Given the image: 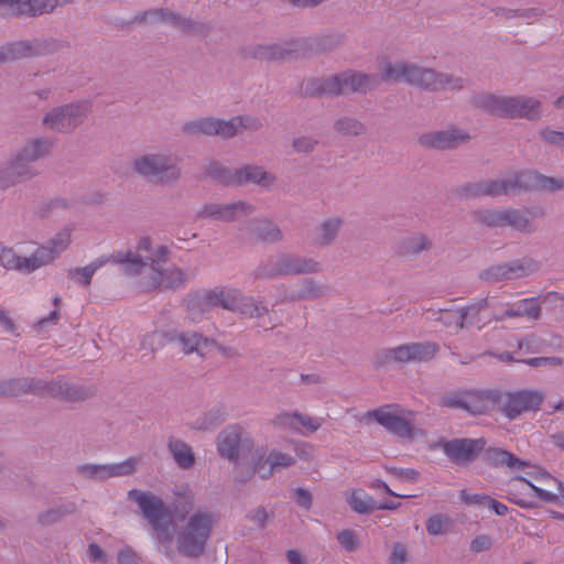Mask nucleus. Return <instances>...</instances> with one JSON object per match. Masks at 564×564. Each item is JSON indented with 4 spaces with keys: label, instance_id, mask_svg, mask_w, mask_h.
<instances>
[{
    "label": "nucleus",
    "instance_id": "1",
    "mask_svg": "<svg viewBox=\"0 0 564 564\" xmlns=\"http://www.w3.org/2000/svg\"><path fill=\"white\" fill-rule=\"evenodd\" d=\"M52 147L53 142L46 138L26 141L0 166V191L36 177L40 171L34 163L47 156Z\"/></svg>",
    "mask_w": 564,
    "mask_h": 564
},
{
    "label": "nucleus",
    "instance_id": "2",
    "mask_svg": "<svg viewBox=\"0 0 564 564\" xmlns=\"http://www.w3.org/2000/svg\"><path fill=\"white\" fill-rule=\"evenodd\" d=\"M128 498L138 505L142 517L155 531L158 541L164 547L170 549L173 541L170 531L171 513L162 498L139 489L129 490Z\"/></svg>",
    "mask_w": 564,
    "mask_h": 564
},
{
    "label": "nucleus",
    "instance_id": "3",
    "mask_svg": "<svg viewBox=\"0 0 564 564\" xmlns=\"http://www.w3.org/2000/svg\"><path fill=\"white\" fill-rule=\"evenodd\" d=\"M564 182L562 180L547 177L536 172H523L517 175L514 180L508 181H489L476 185L470 194L475 196H498L502 194H513L520 189H543L554 191L562 188Z\"/></svg>",
    "mask_w": 564,
    "mask_h": 564
},
{
    "label": "nucleus",
    "instance_id": "4",
    "mask_svg": "<svg viewBox=\"0 0 564 564\" xmlns=\"http://www.w3.org/2000/svg\"><path fill=\"white\" fill-rule=\"evenodd\" d=\"M382 76L388 80L405 82L421 88L445 90L460 88V80H453L445 75H436L431 69H423L404 63H387L382 67Z\"/></svg>",
    "mask_w": 564,
    "mask_h": 564
},
{
    "label": "nucleus",
    "instance_id": "5",
    "mask_svg": "<svg viewBox=\"0 0 564 564\" xmlns=\"http://www.w3.org/2000/svg\"><path fill=\"white\" fill-rule=\"evenodd\" d=\"M132 170L143 180L155 185H172L181 177V167L172 155L150 152L132 161Z\"/></svg>",
    "mask_w": 564,
    "mask_h": 564
},
{
    "label": "nucleus",
    "instance_id": "6",
    "mask_svg": "<svg viewBox=\"0 0 564 564\" xmlns=\"http://www.w3.org/2000/svg\"><path fill=\"white\" fill-rule=\"evenodd\" d=\"M478 108L500 117L534 119L540 115V102L531 98L481 95L475 99Z\"/></svg>",
    "mask_w": 564,
    "mask_h": 564
},
{
    "label": "nucleus",
    "instance_id": "7",
    "mask_svg": "<svg viewBox=\"0 0 564 564\" xmlns=\"http://www.w3.org/2000/svg\"><path fill=\"white\" fill-rule=\"evenodd\" d=\"M212 518L207 513L193 514L176 533L177 551L186 557L203 554L210 533Z\"/></svg>",
    "mask_w": 564,
    "mask_h": 564
},
{
    "label": "nucleus",
    "instance_id": "8",
    "mask_svg": "<svg viewBox=\"0 0 564 564\" xmlns=\"http://www.w3.org/2000/svg\"><path fill=\"white\" fill-rule=\"evenodd\" d=\"M486 457L488 462L495 465H507L508 467L518 470H524L528 468V470H525V475L530 476V481L534 487H540L551 495H557L561 480L553 477L547 471L532 467L527 462L520 460L513 454L499 448L488 449Z\"/></svg>",
    "mask_w": 564,
    "mask_h": 564
},
{
    "label": "nucleus",
    "instance_id": "9",
    "mask_svg": "<svg viewBox=\"0 0 564 564\" xmlns=\"http://www.w3.org/2000/svg\"><path fill=\"white\" fill-rule=\"evenodd\" d=\"M91 111V102L82 100L52 108L47 111L42 123L50 130L72 132L80 126Z\"/></svg>",
    "mask_w": 564,
    "mask_h": 564
},
{
    "label": "nucleus",
    "instance_id": "10",
    "mask_svg": "<svg viewBox=\"0 0 564 564\" xmlns=\"http://www.w3.org/2000/svg\"><path fill=\"white\" fill-rule=\"evenodd\" d=\"M413 412L399 404H387L365 414L366 419H372L387 431L400 436L411 437L414 433Z\"/></svg>",
    "mask_w": 564,
    "mask_h": 564
},
{
    "label": "nucleus",
    "instance_id": "11",
    "mask_svg": "<svg viewBox=\"0 0 564 564\" xmlns=\"http://www.w3.org/2000/svg\"><path fill=\"white\" fill-rule=\"evenodd\" d=\"M525 470L528 468L523 471L525 473ZM506 492L509 501L521 508H533L536 499L553 503L558 501L557 495H551L540 487H534L530 481V476L525 474L510 478L506 484Z\"/></svg>",
    "mask_w": 564,
    "mask_h": 564
},
{
    "label": "nucleus",
    "instance_id": "12",
    "mask_svg": "<svg viewBox=\"0 0 564 564\" xmlns=\"http://www.w3.org/2000/svg\"><path fill=\"white\" fill-rule=\"evenodd\" d=\"M187 281L186 273L171 264L164 267L159 261L153 260V270L149 276H144L140 281V286L149 292L152 290H178L184 288Z\"/></svg>",
    "mask_w": 564,
    "mask_h": 564
},
{
    "label": "nucleus",
    "instance_id": "13",
    "mask_svg": "<svg viewBox=\"0 0 564 564\" xmlns=\"http://www.w3.org/2000/svg\"><path fill=\"white\" fill-rule=\"evenodd\" d=\"M218 452L229 460L247 458L253 448V441L239 426H230L218 436Z\"/></svg>",
    "mask_w": 564,
    "mask_h": 564
},
{
    "label": "nucleus",
    "instance_id": "14",
    "mask_svg": "<svg viewBox=\"0 0 564 564\" xmlns=\"http://www.w3.org/2000/svg\"><path fill=\"white\" fill-rule=\"evenodd\" d=\"M139 462L138 457H129L116 464H84L77 466L76 471L85 479L106 481L110 478L132 475Z\"/></svg>",
    "mask_w": 564,
    "mask_h": 564
},
{
    "label": "nucleus",
    "instance_id": "15",
    "mask_svg": "<svg viewBox=\"0 0 564 564\" xmlns=\"http://www.w3.org/2000/svg\"><path fill=\"white\" fill-rule=\"evenodd\" d=\"M375 79L370 76L345 73L325 80L317 89L318 94L336 96L340 94L366 91L373 86Z\"/></svg>",
    "mask_w": 564,
    "mask_h": 564
},
{
    "label": "nucleus",
    "instance_id": "16",
    "mask_svg": "<svg viewBox=\"0 0 564 564\" xmlns=\"http://www.w3.org/2000/svg\"><path fill=\"white\" fill-rule=\"evenodd\" d=\"M56 48L54 42L45 40L18 41L0 46L2 63L15 62L21 58L48 55Z\"/></svg>",
    "mask_w": 564,
    "mask_h": 564
},
{
    "label": "nucleus",
    "instance_id": "17",
    "mask_svg": "<svg viewBox=\"0 0 564 564\" xmlns=\"http://www.w3.org/2000/svg\"><path fill=\"white\" fill-rule=\"evenodd\" d=\"M214 181L228 184H243L251 182L268 186L273 181V176L258 166L247 165L234 173L214 166Z\"/></svg>",
    "mask_w": 564,
    "mask_h": 564
},
{
    "label": "nucleus",
    "instance_id": "18",
    "mask_svg": "<svg viewBox=\"0 0 564 564\" xmlns=\"http://www.w3.org/2000/svg\"><path fill=\"white\" fill-rule=\"evenodd\" d=\"M543 399V394L539 391L524 390L509 393L502 401V411L512 420L523 412L538 410Z\"/></svg>",
    "mask_w": 564,
    "mask_h": 564
},
{
    "label": "nucleus",
    "instance_id": "19",
    "mask_svg": "<svg viewBox=\"0 0 564 564\" xmlns=\"http://www.w3.org/2000/svg\"><path fill=\"white\" fill-rule=\"evenodd\" d=\"M220 305L223 308L239 312L249 317H260L267 313L263 305L254 303L252 299L241 300L235 290L214 292V306Z\"/></svg>",
    "mask_w": 564,
    "mask_h": 564
},
{
    "label": "nucleus",
    "instance_id": "20",
    "mask_svg": "<svg viewBox=\"0 0 564 564\" xmlns=\"http://www.w3.org/2000/svg\"><path fill=\"white\" fill-rule=\"evenodd\" d=\"M476 220L489 227L511 226L512 228L524 231L530 229L529 219L518 210H479L475 214Z\"/></svg>",
    "mask_w": 564,
    "mask_h": 564
},
{
    "label": "nucleus",
    "instance_id": "21",
    "mask_svg": "<svg viewBox=\"0 0 564 564\" xmlns=\"http://www.w3.org/2000/svg\"><path fill=\"white\" fill-rule=\"evenodd\" d=\"M484 438H463L445 442L442 444L443 451L448 458L456 464H466L474 460L485 448Z\"/></svg>",
    "mask_w": 564,
    "mask_h": 564
},
{
    "label": "nucleus",
    "instance_id": "22",
    "mask_svg": "<svg viewBox=\"0 0 564 564\" xmlns=\"http://www.w3.org/2000/svg\"><path fill=\"white\" fill-rule=\"evenodd\" d=\"M294 464V458L285 453L272 451L267 457L259 451L252 456L251 474H258L261 478L270 477L275 470L286 468Z\"/></svg>",
    "mask_w": 564,
    "mask_h": 564
},
{
    "label": "nucleus",
    "instance_id": "23",
    "mask_svg": "<svg viewBox=\"0 0 564 564\" xmlns=\"http://www.w3.org/2000/svg\"><path fill=\"white\" fill-rule=\"evenodd\" d=\"M72 242V228L65 227L56 232L45 245L40 246L34 254L39 267L53 262Z\"/></svg>",
    "mask_w": 564,
    "mask_h": 564
},
{
    "label": "nucleus",
    "instance_id": "24",
    "mask_svg": "<svg viewBox=\"0 0 564 564\" xmlns=\"http://www.w3.org/2000/svg\"><path fill=\"white\" fill-rule=\"evenodd\" d=\"M108 259L113 263L121 264L123 272L129 275H142L141 280L149 276L151 270H153V261L149 262L147 257L131 250L127 252L118 251Z\"/></svg>",
    "mask_w": 564,
    "mask_h": 564
},
{
    "label": "nucleus",
    "instance_id": "25",
    "mask_svg": "<svg viewBox=\"0 0 564 564\" xmlns=\"http://www.w3.org/2000/svg\"><path fill=\"white\" fill-rule=\"evenodd\" d=\"M323 420L297 412L281 413L275 416L273 424L275 426L292 430L295 432H315L322 426Z\"/></svg>",
    "mask_w": 564,
    "mask_h": 564
},
{
    "label": "nucleus",
    "instance_id": "26",
    "mask_svg": "<svg viewBox=\"0 0 564 564\" xmlns=\"http://www.w3.org/2000/svg\"><path fill=\"white\" fill-rule=\"evenodd\" d=\"M94 394V389L89 387L73 384L59 378L54 379V384L51 387V398L65 402H82Z\"/></svg>",
    "mask_w": 564,
    "mask_h": 564
},
{
    "label": "nucleus",
    "instance_id": "27",
    "mask_svg": "<svg viewBox=\"0 0 564 564\" xmlns=\"http://www.w3.org/2000/svg\"><path fill=\"white\" fill-rule=\"evenodd\" d=\"M0 265L21 273H31L40 268L34 253L30 257H20L12 249L2 246H0Z\"/></svg>",
    "mask_w": 564,
    "mask_h": 564
},
{
    "label": "nucleus",
    "instance_id": "28",
    "mask_svg": "<svg viewBox=\"0 0 564 564\" xmlns=\"http://www.w3.org/2000/svg\"><path fill=\"white\" fill-rule=\"evenodd\" d=\"M469 137L458 130L438 131L421 137V143L435 149H449L466 141Z\"/></svg>",
    "mask_w": 564,
    "mask_h": 564
},
{
    "label": "nucleus",
    "instance_id": "29",
    "mask_svg": "<svg viewBox=\"0 0 564 564\" xmlns=\"http://www.w3.org/2000/svg\"><path fill=\"white\" fill-rule=\"evenodd\" d=\"M166 447L178 468L191 469L196 462L193 448L183 440L175 436L167 438Z\"/></svg>",
    "mask_w": 564,
    "mask_h": 564
},
{
    "label": "nucleus",
    "instance_id": "30",
    "mask_svg": "<svg viewBox=\"0 0 564 564\" xmlns=\"http://www.w3.org/2000/svg\"><path fill=\"white\" fill-rule=\"evenodd\" d=\"M319 264L314 260L300 259L295 257H283L279 260L278 267L270 272V275L295 274L316 272Z\"/></svg>",
    "mask_w": 564,
    "mask_h": 564
},
{
    "label": "nucleus",
    "instance_id": "31",
    "mask_svg": "<svg viewBox=\"0 0 564 564\" xmlns=\"http://www.w3.org/2000/svg\"><path fill=\"white\" fill-rule=\"evenodd\" d=\"M175 340L185 354L197 352L200 357H205L212 351L209 340L198 333L183 332L175 337Z\"/></svg>",
    "mask_w": 564,
    "mask_h": 564
},
{
    "label": "nucleus",
    "instance_id": "32",
    "mask_svg": "<svg viewBox=\"0 0 564 564\" xmlns=\"http://www.w3.org/2000/svg\"><path fill=\"white\" fill-rule=\"evenodd\" d=\"M490 316L489 304L484 302L468 306L464 312L459 313L457 319L459 321V327L475 325L480 328L487 323Z\"/></svg>",
    "mask_w": 564,
    "mask_h": 564
},
{
    "label": "nucleus",
    "instance_id": "33",
    "mask_svg": "<svg viewBox=\"0 0 564 564\" xmlns=\"http://www.w3.org/2000/svg\"><path fill=\"white\" fill-rule=\"evenodd\" d=\"M540 315V307L534 299H523L511 304L506 312L500 316L502 317H528L535 319Z\"/></svg>",
    "mask_w": 564,
    "mask_h": 564
},
{
    "label": "nucleus",
    "instance_id": "34",
    "mask_svg": "<svg viewBox=\"0 0 564 564\" xmlns=\"http://www.w3.org/2000/svg\"><path fill=\"white\" fill-rule=\"evenodd\" d=\"M66 0H23L18 11V17H36L52 12L57 6L65 3Z\"/></svg>",
    "mask_w": 564,
    "mask_h": 564
},
{
    "label": "nucleus",
    "instance_id": "35",
    "mask_svg": "<svg viewBox=\"0 0 564 564\" xmlns=\"http://www.w3.org/2000/svg\"><path fill=\"white\" fill-rule=\"evenodd\" d=\"M109 259L98 258L83 268H73L67 271V276L83 286H88L95 272L104 267Z\"/></svg>",
    "mask_w": 564,
    "mask_h": 564
},
{
    "label": "nucleus",
    "instance_id": "36",
    "mask_svg": "<svg viewBox=\"0 0 564 564\" xmlns=\"http://www.w3.org/2000/svg\"><path fill=\"white\" fill-rule=\"evenodd\" d=\"M212 308V292L203 294H194L187 301L188 317L193 322L200 321L204 313H208Z\"/></svg>",
    "mask_w": 564,
    "mask_h": 564
},
{
    "label": "nucleus",
    "instance_id": "37",
    "mask_svg": "<svg viewBox=\"0 0 564 564\" xmlns=\"http://www.w3.org/2000/svg\"><path fill=\"white\" fill-rule=\"evenodd\" d=\"M141 20L147 21V22H152V23L163 22V23L170 24L177 29H180L181 24L185 23L184 17H182L181 14H178L170 9H163V8L145 11L141 15Z\"/></svg>",
    "mask_w": 564,
    "mask_h": 564
},
{
    "label": "nucleus",
    "instance_id": "38",
    "mask_svg": "<svg viewBox=\"0 0 564 564\" xmlns=\"http://www.w3.org/2000/svg\"><path fill=\"white\" fill-rule=\"evenodd\" d=\"M492 400L488 393L477 391H465L464 410L471 414L485 413Z\"/></svg>",
    "mask_w": 564,
    "mask_h": 564
},
{
    "label": "nucleus",
    "instance_id": "39",
    "mask_svg": "<svg viewBox=\"0 0 564 564\" xmlns=\"http://www.w3.org/2000/svg\"><path fill=\"white\" fill-rule=\"evenodd\" d=\"M252 213V207L245 203H236L214 208V219L236 220Z\"/></svg>",
    "mask_w": 564,
    "mask_h": 564
},
{
    "label": "nucleus",
    "instance_id": "40",
    "mask_svg": "<svg viewBox=\"0 0 564 564\" xmlns=\"http://www.w3.org/2000/svg\"><path fill=\"white\" fill-rule=\"evenodd\" d=\"M350 508L358 513H368L375 509V500L362 489H354L347 496Z\"/></svg>",
    "mask_w": 564,
    "mask_h": 564
},
{
    "label": "nucleus",
    "instance_id": "41",
    "mask_svg": "<svg viewBox=\"0 0 564 564\" xmlns=\"http://www.w3.org/2000/svg\"><path fill=\"white\" fill-rule=\"evenodd\" d=\"M25 383V377L1 380L0 397L13 398L28 394Z\"/></svg>",
    "mask_w": 564,
    "mask_h": 564
},
{
    "label": "nucleus",
    "instance_id": "42",
    "mask_svg": "<svg viewBox=\"0 0 564 564\" xmlns=\"http://www.w3.org/2000/svg\"><path fill=\"white\" fill-rule=\"evenodd\" d=\"M182 131L191 137L208 135L212 133V119L199 118L183 124Z\"/></svg>",
    "mask_w": 564,
    "mask_h": 564
},
{
    "label": "nucleus",
    "instance_id": "43",
    "mask_svg": "<svg viewBox=\"0 0 564 564\" xmlns=\"http://www.w3.org/2000/svg\"><path fill=\"white\" fill-rule=\"evenodd\" d=\"M411 357L413 361H426L435 356L438 350L433 343H411Z\"/></svg>",
    "mask_w": 564,
    "mask_h": 564
},
{
    "label": "nucleus",
    "instance_id": "44",
    "mask_svg": "<svg viewBox=\"0 0 564 564\" xmlns=\"http://www.w3.org/2000/svg\"><path fill=\"white\" fill-rule=\"evenodd\" d=\"M245 127L242 118H234L229 121L214 120V133L230 138Z\"/></svg>",
    "mask_w": 564,
    "mask_h": 564
},
{
    "label": "nucleus",
    "instance_id": "45",
    "mask_svg": "<svg viewBox=\"0 0 564 564\" xmlns=\"http://www.w3.org/2000/svg\"><path fill=\"white\" fill-rule=\"evenodd\" d=\"M26 393L37 397H51V387L54 384L53 380H44L40 378L25 377Z\"/></svg>",
    "mask_w": 564,
    "mask_h": 564
},
{
    "label": "nucleus",
    "instance_id": "46",
    "mask_svg": "<svg viewBox=\"0 0 564 564\" xmlns=\"http://www.w3.org/2000/svg\"><path fill=\"white\" fill-rule=\"evenodd\" d=\"M452 521L443 514H433L426 521V530L431 535H442L451 530Z\"/></svg>",
    "mask_w": 564,
    "mask_h": 564
},
{
    "label": "nucleus",
    "instance_id": "47",
    "mask_svg": "<svg viewBox=\"0 0 564 564\" xmlns=\"http://www.w3.org/2000/svg\"><path fill=\"white\" fill-rule=\"evenodd\" d=\"M68 208L69 203L67 199L55 198L39 206L36 213L41 218H47L57 215L59 212L66 210Z\"/></svg>",
    "mask_w": 564,
    "mask_h": 564
},
{
    "label": "nucleus",
    "instance_id": "48",
    "mask_svg": "<svg viewBox=\"0 0 564 564\" xmlns=\"http://www.w3.org/2000/svg\"><path fill=\"white\" fill-rule=\"evenodd\" d=\"M411 346L410 344L401 345L395 348L389 349L384 354L386 361H393V362H410L413 361L411 357Z\"/></svg>",
    "mask_w": 564,
    "mask_h": 564
},
{
    "label": "nucleus",
    "instance_id": "49",
    "mask_svg": "<svg viewBox=\"0 0 564 564\" xmlns=\"http://www.w3.org/2000/svg\"><path fill=\"white\" fill-rule=\"evenodd\" d=\"M387 471L400 482H416L419 480V471L413 468L387 467Z\"/></svg>",
    "mask_w": 564,
    "mask_h": 564
},
{
    "label": "nucleus",
    "instance_id": "50",
    "mask_svg": "<svg viewBox=\"0 0 564 564\" xmlns=\"http://www.w3.org/2000/svg\"><path fill=\"white\" fill-rule=\"evenodd\" d=\"M337 540L341 547L348 552H352L358 547V535L354 530L346 529L337 533Z\"/></svg>",
    "mask_w": 564,
    "mask_h": 564
},
{
    "label": "nucleus",
    "instance_id": "51",
    "mask_svg": "<svg viewBox=\"0 0 564 564\" xmlns=\"http://www.w3.org/2000/svg\"><path fill=\"white\" fill-rule=\"evenodd\" d=\"M184 24L180 25V30L192 35H205L208 32V23L184 18Z\"/></svg>",
    "mask_w": 564,
    "mask_h": 564
},
{
    "label": "nucleus",
    "instance_id": "52",
    "mask_svg": "<svg viewBox=\"0 0 564 564\" xmlns=\"http://www.w3.org/2000/svg\"><path fill=\"white\" fill-rule=\"evenodd\" d=\"M440 404L442 406H445V408L462 409V410H464L465 392H449V393H445L441 398Z\"/></svg>",
    "mask_w": 564,
    "mask_h": 564
},
{
    "label": "nucleus",
    "instance_id": "53",
    "mask_svg": "<svg viewBox=\"0 0 564 564\" xmlns=\"http://www.w3.org/2000/svg\"><path fill=\"white\" fill-rule=\"evenodd\" d=\"M340 221L338 219H330L323 224L319 234V241L322 243L329 242L336 235L339 228Z\"/></svg>",
    "mask_w": 564,
    "mask_h": 564
},
{
    "label": "nucleus",
    "instance_id": "54",
    "mask_svg": "<svg viewBox=\"0 0 564 564\" xmlns=\"http://www.w3.org/2000/svg\"><path fill=\"white\" fill-rule=\"evenodd\" d=\"M336 129L344 134H358L361 132L362 126L356 120L345 118L337 121Z\"/></svg>",
    "mask_w": 564,
    "mask_h": 564
},
{
    "label": "nucleus",
    "instance_id": "55",
    "mask_svg": "<svg viewBox=\"0 0 564 564\" xmlns=\"http://www.w3.org/2000/svg\"><path fill=\"white\" fill-rule=\"evenodd\" d=\"M427 246L426 239L422 236H417L412 238L409 242L404 246V253L409 256H414L425 249Z\"/></svg>",
    "mask_w": 564,
    "mask_h": 564
},
{
    "label": "nucleus",
    "instance_id": "56",
    "mask_svg": "<svg viewBox=\"0 0 564 564\" xmlns=\"http://www.w3.org/2000/svg\"><path fill=\"white\" fill-rule=\"evenodd\" d=\"M61 297L59 296H55L53 299V304L55 306V310L47 316V317H44V318H41L36 324H35V328H37L39 330L43 329L47 324L52 323V324H56L57 321L59 319V312H58V306L61 304Z\"/></svg>",
    "mask_w": 564,
    "mask_h": 564
},
{
    "label": "nucleus",
    "instance_id": "57",
    "mask_svg": "<svg viewBox=\"0 0 564 564\" xmlns=\"http://www.w3.org/2000/svg\"><path fill=\"white\" fill-rule=\"evenodd\" d=\"M264 228L259 230L258 237L264 241H274L280 238V230L271 223H263Z\"/></svg>",
    "mask_w": 564,
    "mask_h": 564
},
{
    "label": "nucleus",
    "instance_id": "58",
    "mask_svg": "<svg viewBox=\"0 0 564 564\" xmlns=\"http://www.w3.org/2000/svg\"><path fill=\"white\" fill-rule=\"evenodd\" d=\"M62 519L59 518L56 509L53 507L48 510H45L43 512H41L39 516H37V522L42 525H51V524H54L58 521H61Z\"/></svg>",
    "mask_w": 564,
    "mask_h": 564
},
{
    "label": "nucleus",
    "instance_id": "59",
    "mask_svg": "<svg viewBox=\"0 0 564 564\" xmlns=\"http://www.w3.org/2000/svg\"><path fill=\"white\" fill-rule=\"evenodd\" d=\"M541 137L544 141L564 147V132L545 129L541 132Z\"/></svg>",
    "mask_w": 564,
    "mask_h": 564
},
{
    "label": "nucleus",
    "instance_id": "60",
    "mask_svg": "<svg viewBox=\"0 0 564 564\" xmlns=\"http://www.w3.org/2000/svg\"><path fill=\"white\" fill-rule=\"evenodd\" d=\"M139 555L131 547L122 549L118 553L119 564H139Z\"/></svg>",
    "mask_w": 564,
    "mask_h": 564
},
{
    "label": "nucleus",
    "instance_id": "61",
    "mask_svg": "<svg viewBox=\"0 0 564 564\" xmlns=\"http://www.w3.org/2000/svg\"><path fill=\"white\" fill-rule=\"evenodd\" d=\"M524 362L532 367H540V366H558L562 364L561 359L557 357H538V358H530L524 360Z\"/></svg>",
    "mask_w": 564,
    "mask_h": 564
},
{
    "label": "nucleus",
    "instance_id": "62",
    "mask_svg": "<svg viewBox=\"0 0 564 564\" xmlns=\"http://www.w3.org/2000/svg\"><path fill=\"white\" fill-rule=\"evenodd\" d=\"M294 499L299 506L304 507L306 509H308L312 505L311 494L302 488H297L294 490Z\"/></svg>",
    "mask_w": 564,
    "mask_h": 564
},
{
    "label": "nucleus",
    "instance_id": "63",
    "mask_svg": "<svg viewBox=\"0 0 564 564\" xmlns=\"http://www.w3.org/2000/svg\"><path fill=\"white\" fill-rule=\"evenodd\" d=\"M61 519L72 516L77 511V505L74 501H65L54 507Z\"/></svg>",
    "mask_w": 564,
    "mask_h": 564
},
{
    "label": "nucleus",
    "instance_id": "64",
    "mask_svg": "<svg viewBox=\"0 0 564 564\" xmlns=\"http://www.w3.org/2000/svg\"><path fill=\"white\" fill-rule=\"evenodd\" d=\"M406 551L405 547L397 544L394 545L392 553L390 555V562L391 564H403L405 561Z\"/></svg>",
    "mask_w": 564,
    "mask_h": 564
}]
</instances>
